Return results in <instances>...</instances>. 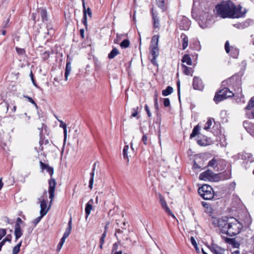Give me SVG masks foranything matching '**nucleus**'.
I'll use <instances>...</instances> for the list:
<instances>
[{
	"mask_svg": "<svg viewBox=\"0 0 254 254\" xmlns=\"http://www.w3.org/2000/svg\"><path fill=\"white\" fill-rule=\"evenodd\" d=\"M83 18L82 19V23L84 24L85 26L86 27L87 25V15L89 16L90 18L92 17V11L91 9L89 7H88L87 9L85 8V3L83 2Z\"/></svg>",
	"mask_w": 254,
	"mask_h": 254,
	"instance_id": "11",
	"label": "nucleus"
},
{
	"mask_svg": "<svg viewBox=\"0 0 254 254\" xmlns=\"http://www.w3.org/2000/svg\"><path fill=\"white\" fill-rule=\"evenodd\" d=\"M211 17V16L207 13H204L202 15H201L199 21L200 26L204 29L210 26L212 23Z\"/></svg>",
	"mask_w": 254,
	"mask_h": 254,
	"instance_id": "7",
	"label": "nucleus"
},
{
	"mask_svg": "<svg viewBox=\"0 0 254 254\" xmlns=\"http://www.w3.org/2000/svg\"><path fill=\"white\" fill-rule=\"evenodd\" d=\"M254 107V97H252L249 101L247 107H246V110H249Z\"/></svg>",
	"mask_w": 254,
	"mask_h": 254,
	"instance_id": "35",
	"label": "nucleus"
},
{
	"mask_svg": "<svg viewBox=\"0 0 254 254\" xmlns=\"http://www.w3.org/2000/svg\"><path fill=\"white\" fill-rule=\"evenodd\" d=\"M201 204L203 207H204L205 208H208V207H209V204L206 202L202 201L201 202Z\"/></svg>",
	"mask_w": 254,
	"mask_h": 254,
	"instance_id": "57",
	"label": "nucleus"
},
{
	"mask_svg": "<svg viewBox=\"0 0 254 254\" xmlns=\"http://www.w3.org/2000/svg\"><path fill=\"white\" fill-rule=\"evenodd\" d=\"M199 179L205 181H214L215 176L213 172L210 170H207L199 175Z\"/></svg>",
	"mask_w": 254,
	"mask_h": 254,
	"instance_id": "8",
	"label": "nucleus"
},
{
	"mask_svg": "<svg viewBox=\"0 0 254 254\" xmlns=\"http://www.w3.org/2000/svg\"><path fill=\"white\" fill-rule=\"evenodd\" d=\"M24 97L27 98L29 102L33 104L36 108H37V105L35 102L30 97L28 96H24Z\"/></svg>",
	"mask_w": 254,
	"mask_h": 254,
	"instance_id": "47",
	"label": "nucleus"
},
{
	"mask_svg": "<svg viewBox=\"0 0 254 254\" xmlns=\"http://www.w3.org/2000/svg\"><path fill=\"white\" fill-rule=\"evenodd\" d=\"M41 168L43 170H46L47 172L49 173L52 177L54 174V169L52 167L49 166L48 164H45L42 162H40Z\"/></svg>",
	"mask_w": 254,
	"mask_h": 254,
	"instance_id": "18",
	"label": "nucleus"
},
{
	"mask_svg": "<svg viewBox=\"0 0 254 254\" xmlns=\"http://www.w3.org/2000/svg\"><path fill=\"white\" fill-rule=\"evenodd\" d=\"M156 2L158 6L162 9V10L163 11L165 6V0H156Z\"/></svg>",
	"mask_w": 254,
	"mask_h": 254,
	"instance_id": "42",
	"label": "nucleus"
},
{
	"mask_svg": "<svg viewBox=\"0 0 254 254\" xmlns=\"http://www.w3.org/2000/svg\"><path fill=\"white\" fill-rule=\"evenodd\" d=\"M23 223V221L22 220V219L18 217L16 219V224L15 225H18L19 227H20V225Z\"/></svg>",
	"mask_w": 254,
	"mask_h": 254,
	"instance_id": "50",
	"label": "nucleus"
},
{
	"mask_svg": "<svg viewBox=\"0 0 254 254\" xmlns=\"http://www.w3.org/2000/svg\"><path fill=\"white\" fill-rule=\"evenodd\" d=\"M155 107L156 110H158V102H157V99H156L155 101Z\"/></svg>",
	"mask_w": 254,
	"mask_h": 254,
	"instance_id": "62",
	"label": "nucleus"
},
{
	"mask_svg": "<svg viewBox=\"0 0 254 254\" xmlns=\"http://www.w3.org/2000/svg\"><path fill=\"white\" fill-rule=\"evenodd\" d=\"M4 241H1L0 243V251H1V248L4 245Z\"/></svg>",
	"mask_w": 254,
	"mask_h": 254,
	"instance_id": "64",
	"label": "nucleus"
},
{
	"mask_svg": "<svg viewBox=\"0 0 254 254\" xmlns=\"http://www.w3.org/2000/svg\"><path fill=\"white\" fill-rule=\"evenodd\" d=\"M183 71V73L187 75H191L192 76L193 70L191 67H189L186 65L183 64L182 65Z\"/></svg>",
	"mask_w": 254,
	"mask_h": 254,
	"instance_id": "25",
	"label": "nucleus"
},
{
	"mask_svg": "<svg viewBox=\"0 0 254 254\" xmlns=\"http://www.w3.org/2000/svg\"><path fill=\"white\" fill-rule=\"evenodd\" d=\"M193 168L196 169V168H199L200 167L198 166V165L195 162L193 164Z\"/></svg>",
	"mask_w": 254,
	"mask_h": 254,
	"instance_id": "63",
	"label": "nucleus"
},
{
	"mask_svg": "<svg viewBox=\"0 0 254 254\" xmlns=\"http://www.w3.org/2000/svg\"><path fill=\"white\" fill-rule=\"evenodd\" d=\"M56 181L54 179H51L49 181V198L51 199V201H52V199H53L54 197V192L55 190V186H56Z\"/></svg>",
	"mask_w": 254,
	"mask_h": 254,
	"instance_id": "10",
	"label": "nucleus"
},
{
	"mask_svg": "<svg viewBox=\"0 0 254 254\" xmlns=\"http://www.w3.org/2000/svg\"><path fill=\"white\" fill-rule=\"evenodd\" d=\"M47 30L48 32L47 34L48 35H52L54 34V30L52 27H51L50 25H47Z\"/></svg>",
	"mask_w": 254,
	"mask_h": 254,
	"instance_id": "48",
	"label": "nucleus"
},
{
	"mask_svg": "<svg viewBox=\"0 0 254 254\" xmlns=\"http://www.w3.org/2000/svg\"><path fill=\"white\" fill-rule=\"evenodd\" d=\"M197 142L200 146H205L207 144L206 140L198 139L197 140Z\"/></svg>",
	"mask_w": 254,
	"mask_h": 254,
	"instance_id": "44",
	"label": "nucleus"
},
{
	"mask_svg": "<svg viewBox=\"0 0 254 254\" xmlns=\"http://www.w3.org/2000/svg\"><path fill=\"white\" fill-rule=\"evenodd\" d=\"M241 159L246 163H253L254 162V158L251 153H244L241 155Z\"/></svg>",
	"mask_w": 254,
	"mask_h": 254,
	"instance_id": "14",
	"label": "nucleus"
},
{
	"mask_svg": "<svg viewBox=\"0 0 254 254\" xmlns=\"http://www.w3.org/2000/svg\"><path fill=\"white\" fill-rule=\"evenodd\" d=\"M227 83L232 87L235 93L230 91L227 87L220 90L214 97V101L216 103L227 98L233 97L235 95L238 97L242 96V81L240 78L237 76H232L227 80Z\"/></svg>",
	"mask_w": 254,
	"mask_h": 254,
	"instance_id": "3",
	"label": "nucleus"
},
{
	"mask_svg": "<svg viewBox=\"0 0 254 254\" xmlns=\"http://www.w3.org/2000/svg\"><path fill=\"white\" fill-rule=\"evenodd\" d=\"M246 116L249 119H254V112L251 109L246 110Z\"/></svg>",
	"mask_w": 254,
	"mask_h": 254,
	"instance_id": "41",
	"label": "nucleus"
},
{
	"mask_svg": "<svg viewBox=\"0 0 254 254\" xmlns=\"http://www.w3.org/2000/svg\"><path fill=\"white\" fill-rule=\"evenodd\" d=\"M145 110L147 114V115L149 117H151V113L149 110V109L147 105H145Z\"/></svg>",
	"mask_w": 254,
	"mask_h": 254,
	"instance_id": "51",
	"label": "nucleus"
},
{
	"mask_svg": "<svg viewBox=\"0 0 254 254\" xmlns=\"http://www.w3.org/2000/svg\"><path fill=\"white\" fill-rule=\"evenodd\" d=\"M225 241L228 244L232 245L234 248H238L240 245L239 243L237 242L234 238H225Z\"/></svg>",
	"mask_w": 254,
	"mask_h": 254,
	"instance_id": "22",
	"label": "nucleus"
},
{
	"mask_svg": "<svg viewBox=\"0 0 254 254\" xmlns=\"http://www.w3.org/2000/svg\"><path fill=\"white\" fill-rule=\"evenodd\" d=\"M14 235L16 240L21 237L22 235V231L21 227H19L18 225H15Z\"/></svg>",
	"mask_w": 254,
	"mask_h": 254,
	"instance_id": "24",
	"label": "nucleus"
},
{
	"mask_svg": "<svg viewBox=\"0 0 254 254\" xmlns=\"http://www.w3.org/2000/svg\"><path fill=\"white\" fill-rule=\"evenodd\" d=\"M67 238L66 237H65L64 236H63V237L62 238V239H61V241H60V243H63L64 244L65 242V239H66Z\"/></svg>",
	"mask_w": 254,
	"mask_h": 254,
	"instance_id": "60",
	"label": "nucleus"
},
{
	"mask_svg": "<svg viewBox=\"0 0 254 254\" xmlns=\"http://www.w3.org/2000/svg\"><path fill=\"white\" fill-rule=\"evenodd\" d=\"M63 244H63V243L61 244V243H60V242L58 244V246H57L58 251H60L61 249Z\"/></svg>",
	"mask_w": 254,
	"mask_h": 254,
	"instance_id": "59",
	"label": "nucleus"
},
{
	"mask_svg": "<svg viewBox=\"0 0 254 254\" xmlns=\"http://www.w3.org/2000/svg\"><path fill=\"white\" fill-rule=\"evenodd\" d=\"M16 50L18 54L19 55H23L25 53V51L24 49L16 47Z\"/></svg>",
	"mask_w": 254,
	"mask_h": 254,
	"instance_id": "43",
	"label": "nucleus"
},
{
	"mask_svg": "<svg viewBox=\"0 0 254 254\" xmlns=\"http://www.w3.org/2000/svg\"><path fill=\"white\" fill-rule=\"evenodd\" d=\"M22 241H20L18 244H17L13 249L12 254H17L19 251L20 248L21 246Z\"/></svg>",
	"mask_w": 254,
	"mask_h": 254,
	"instance_id": "36",
	"label": "nucleus"
},
{
	"mask_svg": "<svg viewBox=\"0 0 254 254\" xmlns=\"http://www.w3.org/2000/svg\"><path fill=\"white\" fill-rule=\"evenodd\" d=\"M226 165V161L219 157H214L208 163V167L213 168L215 171H219L223 170Z\"/></svg>",
	"mask_w": 254,
	"mask_h": 254,
	"instance_id": "6",
	"label": "nucleus"
},
{
	"mask_svg": "<svg viewBox=\"0 0 254 254\" xmlns=\"http://www.w3.org/2000/svg\"><path fill=\"white\" fill-rule=\"evenodd\" d=\"M94 172H91L90 173V179L89 182V188L91 190L93 188V182H94Z\"/></svg>",
	"mask_w": 254,
	"mask_h": 254,
	"instance_id": "39",
	"label": "nucleus"
},
{
	"mask_svg": "<svg viewBox=\"0 0 254 254\" xmlns=\"http://www.w3.org/2000/svg\"><path fill=\"white\" fill-rule=\"evenodd\" d=\"M160 202L162 208L165 210L166 212L167 213L168 215L171 216L173 218H175V217L174 214L172 212L171 210L168 207L166 201L165 200L164 198L161 196H160Z\"/></svg>",
	"mask_w": 254,
	"mask_h": 254,
	"instance_id": "13",
	"label": "nucleus"
},
{
	"mask_svg": "<svg viewBox=\"0 0 254 254\" xmlns=\"http://www.w3.org/2000/svg\"><path fill=\"white\" fill-rule=\"evenodd\" d=\"M244 127L248 130V131L254 137V124L251 125L248 122L245 121L243 123Z\"/></svg>",
	"mask_w": 254,
	"mask_h": 254,
	"instance_id": "20",
	"label": "nucleus"
},
{
	"mask_svg": "<svg viewBox=\"0 0 254 254\" xmlns=\"http://www.w3.org/2000/svg\"><path fill=\"white\" fill-rule=\"evenodd\" d=\"M130 152L129 151V146L128 145H126L123 150V155L124 159H125L127 162V164L129 162V157L130 156L129 154Z\"/></svg>",
	"mask_w": 254,
	"mask_h": 254,
	"instance_id": "19",
	"label": "nucleus"
},
{
	"mask_svg": "<svg viewBox=\"0 0 254 254\" xmlns=\"http://www.w3.org/2000/svg\"><path fill=\"white\" fill-rule=\"evenodd\" d=\"M6 234V230L5 229H0V240Z\"/></svg>",
	"mask_w": 254,
	"mask_h": 254,
	"instance_id": "46",
	"label": "nucleus"
},
{
	"mask_svg": "<svg viewBox=\"0 0 254 254\" xmlns=\"http://www.w3.org/2000/svg\"><path fill=\"white\" fill-rule=\"evenodd\" d=\"M71 229L70 228H66L65 231L64 232L63 236L67 238L71 232Z\"/></svg>",
	"mask_w": 254,
	"mask_h": 254,
	"instance_id": "49",
	"label": "nucleus"
},
{
	"mask_svg": "<svg viewBox=\"0 0 254 254\" xmlns=\"http://www.w3.org/2000/svg\"><path fill=\"white\" fill-rule=\"evenodd\" d=\"M141 108H139L138 107L134 108L131 110V115L130 118H136L138 119L139 118V116H138L139 113L141 112Z\"/></svg>",
	"mask_w": 254,
	"mask_h": 254,
	"instance_id": "26",
	"label": "nucleus"
},
{
	"mask_svg": "<svg viewBox=\"0 0 254 254\" xmlns=\"http://www.w3.org/2000/svg\"><path fill=\"white\" fill-rule=\"evenodd\" d=\"M210 222L215 227H218L222 233L231 237L239 234L243 228V225L234 217H212Z\"/></svg>",
	"mask_w": 254,
	"mask_h": 254,
	"instance_id": "1",
	"label": "nucleus"
},
{
	"mask_svg": "<svg viewBox=\"0 0 254 254\" xmlns=\"http://www.w3.org/2000/svg\"><path fill=\"white\" fill-rule=\"evenodd\" d=\"M225 49L227 53H230V55L233 58H237L239 54V50L236 48L231 47L230 49L229 41H226L225 44Z\"/></svg>",
	"mask_w": 254,
	"mask_h": 254,
	"instance_id": "9",
	"label": "nucleus"
},
{
	"mask_svg": "<svg viewBox=\"0 0 254 254\" xmlns=\"http://www.w3.org/2000/svg\"><path fill=\"white\" fill-rule=\"evenodd\" d=\"M198 193L204 199L210 200L214 197L213 189L211 186L208 185H204L199 188Z\"/></svg>",
	"mask_w": 254,
	"mask_h": 254,
	"instance_id": "5",
	"label": "nucleus"
},
{
	"mask_svg": "<svg viewBox=\"0 0 254 254\" xmlns=\"http://www.w3.org/2000/svg\"><path fill=\"white\" fill-rule=\"evenodd\" d=\"M181 38L182 40L183 50H185L187 48V47L188 46V43H189L188 37L185 34H182L181 35Z\"/></svg>",
	"mask_w": 254,
	"mask_h": 254,
	"instance_id": "23",
	"label": "nucleus"
},
{
	"mask_svg": "<svg viewBox=\"0 0 254 254\" xmlns=\"http://www.w3.org/2000/svg\"><path fill=\"white\" fill-rule=\"evenodd\" d=\"M71 69V64L70 62H67L65 67V71L64 73L65 80H67L68 76L70 72Z\"/></svg>",
	"mask_w": 254,
	"mask_h": 254,
	"instance_id": "30",
	"label": "nucleus"
},
{
	"mask_svg": "<svg viewBox=\"0 0 254 254\" xmlns=\"http://www.w3.org/2000/svg\"><path fill=\"white\" fill-rule=\"evenodd\" d=\"M151 11H152V18L153 20L154 26L155 28H158L159 26V22L158 18L157 17V15H156L155 13H154L153 8H152Z\"/></svg>",
	"mask_w": 254,
	"mask_h": 254,
	"instance_id": "28",
	"label": "nucleus"
},
{
	"mask_svg": "<svg viewBox=\"0 0 254 254\" xmlns=\"http://www.w3.org/2000/svg\"><path fill=\"white\" fill-rule=\"evenodd\" d=\"M40 203V213H45V215L47 213L49 209H47V202L44 199H39Z\"/></svg>",
	"mask_w": 254,
	"mask_h": 254,
	"instance_id": "16",
	"label": "nucleus"
},
{
	"mask_svg": "<svg viewBox=\"0 0 254 254\" xmlns=\"http://www.w3.org/2000/svg\"><path fill=\"white\" fill-rule=\"evenodd\" d=\"M213 121V119H208L207 122L206 123L205 126L204 127V129L205 130H208L212 126V122Z\"/></svg>",
	"mask_w": 254,
	"mask_h": 254,
	"instance_id": "37",
	"label": "nucleus"
},
{
	"mask_svg": "<svg viewBox=\"0 0 254 254\" xmlns=\"http://www.w3.org/2000/svg\"><path fill=\"white\" fill-rule=\"evenodd\" d=\"M182 62L184 63H186L189 65H191L192 64V61L189 55H185L182 59Z\"/></svg>",
	"mask_w": 254,
	"mask_h": 254,
	"instance_id": "29",
	"label": "nucleus"
},
{
	"mask_svg": "<svg viewBox=\"0 0 254 254\" xmlns=\"http://www.w3.org/2000/svg\"><path fill=\"white\" fill-rule=\"evenodd\" d=\"M159 38V36L158 35H154L152 38L149 47L150 55L149 59L151 63L156 66L158 65L156 61V58L159 54L158 48Z\"/></svg>",
	"mask_w": 254,
	"mask_h": 254,
	"instance_id": "4",
	"label": "nucleus"
},
{
	"mask_svg": "<svg viewBox=\"0 0 254 254\" xmlns=\"http://www.w3.org/2000/svg\"><path fill=\"white\" fill-rule=\"evenodd\" d=\"M163 101H164V105L165 107H168L169 106H170V100L169 98H164L163 99Z\"/></svg>",
	"mask_w": 254,
	"mask_h": 254,
	"instance_id": "45",
	"label": "nucleus"
},
{
	"mask_svg": "<svg viewBox=\"0 0 254 254\" xmlns=\"http://www.w3.org/2000/svg\"><path fill=\"white\" fill-rule=\"evenodd\" d=\"M71 225H72V219H71V218H70V220L69 221H68V224H67V228H70V229H72V226H71Z\"/></svg>",
	"mask_w": 254,
	"mask_h": 254,
	"instance_id": "56",
	"label": "nucleus"
},
{
	"mask_svg": "<svg viewBox=\"0 0 254 254\" xmlns=\"http://www.w3.org/2000/svg\"><path fill=\"white\" fill-rule=\"evenodd\" d=\"M192 85L193 88L196 90H201L203 88L202 80L197 77L193 78Z\"/></svg>",
	"mask_w": 254,
	"mask_h": 254,
	"instance_id": "12",
	"label": "nucleus"
},
{
	"mask_svg": "<svg viewBox=\"0 0 254 254\" xmlns=\"http://www.w3.org/2000/svg\"><path fill=\"white\" fill-rule=\"evenodd\" d=\"M177 84V87H178V95H179V97H180V81H178Z\"/></svg>",
	"mask_w": 254,
	"mask_h": 254,
	"instance_id": "55",
	"label": "nucleus"
},
{
	"mask_svg": "<svg viewBox=\"0 0 254 254\" xmlns=\"http://www.w3.org/2000/svg\"><path fill=\"white\" fill-rule=\"evenodd\" d=\"M38 12L39 13L43 22L47 21V13L46 9L43 8H39Z\"/></svg>",
	"mask_w": 254,
	"mask_h": 254,
	"instance_id": "21",
	"label": "nucleus"
},
{
	"mask_svg": "<svg viewBox=\"0 0 254 254\" xmlns=\"http://www.w3.org/2000/svg\"><path fill=\"white\" fill-rule=\"evenodd\" d=\"M58 121L60 123V127L64 129V142H65L67 137L66 125L63 121L59 119H58Z\"/></svg>",
	"mask_w": 254,
	"mask_h": 254,
	"instance_id": "27",
	"label": "nucleus"
},
{
	"mask_svg": "<svg viewBox=\"0 0 254 254\" xmlns=\"http://www.w3.org/2000/svg\"><path fill=\"white\" fill-rule=\"evenodd\" d=\"M190 26V22L189 19L186 17H184L180 24V28L182 30H187L189 29Z\"/></svg>",
	"mask_w": 254,
	"mask_h": 254,
	"instance_id": "15",
	"label": "nucleus"
},
{
	"mask_svg": "<svg viewBox=\"0 0 254 254\" xmlns=\"http://www.w3.org/2000/svg\"><path fill=\"white\" fill-rule=\"evenodd\" d=\"M10 237H11L10 235V236L7 235L6 236V237L4 239H3L2 241H4V243L6 241H9L10 242L11 241Z\"/></svg>",
	"mask_w": 254,
	"mask_h": 254,
	"instance_id": "58",
	"label": "nucleus"
},
{
	"mask_svg": "<svg viewBox=\"0 0 254 254\" xmlns=\"http://www.w3.org/2000/svg\"><path fill=\"white\" fill-rule=\"evenodd\" d=\"M118 249V244L117 243H115V244H113L112 252H113L115 251H117Z\"/></svg>",
	"mask_w": 254,
	"mask_h": 254,
	"instance_id": "52",
	"label": "nucleus"
},
{
	"mask_svg": "<svg viewBox=\"0 0 254 254\" xmlns=\"http://www.w3.org/2000/svg\"><path fill=\"white\" fill-rule=\"evenodd\" d=\"M106 235H107V230H105L100 239L99 247L101 249H103V245L104 243V239L106 237Z\"/></svg>",
	"mask_w": 254,
	"mask_h": 254,
	"instance_id": "34",
	"label": "nucleus"
},
{
	"mask_svg": "<svg viewBox=\"0 0 254 254\" xmlns=\"http://www.w3.org/2000/svg\"><path fill=\"white\" fill-rule=\"evenodd\" d=\"M199 129L200 127L198 125L194 127L191 133L190 134V138H192L198 134Z\"/></svg>",
	"mask_w": 254,
	"mask_h": 254,
	"instance_id": "33",
	"label": "nucleus"
},
{
	"mask_svg": "<svg viewBox=\"0 0 254 254\" xmlns=\"http://www.w3.org/2000/svg\"><path fill=\"white\" fill-rule=\"evenodd\" d=\"M173 91V88L171 86H168L166 89L162 91V95L167 96L171 94Z\"/></svg>",
	"mask_w": 254,
	"mask_h": 254,
	"instance_id": "32",
	"label": "nucleus"
},
{
	"mask_svg": "<svg viewBox=\"0 0 254 254\" xmlns=\"http://www.w3.org/2000/svg\"><path fill=\"white\" fill-rule=\"evenodd\" d=\"M124 231L122 229H118L116 230V232L115 234V236L118 238L117 234H122L123 233Z\"/></svg>",
	"mask_w": 254,
	"mask_h": 254,
	"instance_id": "53",
	"label": "nucleus"
},
{
	"mask_svg": "<svg viewBox=\"0 0 254 254\" xmlns=\"http://www.w3.org/2000/svg\"><path fill=\"white\" fill-rule=\"evenodd\" d=\"M217 14L220 17L225 18H240L243 17L247 12V10L240 5L236 6L230 1H223L215 7Z\"/></svg>",
	"mask_w": 254,
	"mask_h": 254,
	"instance_id": "2",
	"label": "nucleus"
},
{
	"mask_svg": "<svg viewBox=\"0 0 254 254\" xmlns=\"http://www.w3.org/2000/svg\"><path fill=\"white\" fill-rule=\"evenodd\" d=\"M80 33L82 38H84V30L83 29H81L80 30Z\"/></svg>",
	"mask_w": 254,
	"mask_h": 254,
	"instance_id": "61",
	"label": "nucleus"
},
{
	"mask_svg": "<svg viewBox=\"0 0 254 254\" xmlns=\"http://www.w3.org/2000/svg\"><path fill=\"white\" fill-rule=\"evenodd\" d=\"M129 45V41L127 39H125L123 40L120 46L122 48H127Z\"/></svg>",
	"mask_w": 254,
	"mask_h": 254,
	"instance_id": "40",
	"label": "nucleus"
},
{
	"mask_svg": "<svg viewBox=\"0 0 254 254\" xmlns=\"http://www.w3.org/2000/svg\"><path fill=\"white\" fill-rule=\"evenodd\" d=\"M93 202V200L92 199H91L86 204V207L85 209V213H86V216H85V219L87 220L88 216L90 214L91 210L92 209V204Z\"/></svg>",
	"mask_w": 254,
	"mask_h": 254,
	"instance_id": "17",
	"label": "nucleus"
},
{
	"mask_svg": "<svg viewBox=\"0 0 254 254\" xmlns=\"http://www.w3.org/2000/svg\"><path fill=\"white\" fill-rule=\"evenodd\" d=\"M44 215H45V213H40V216L35 219L32 221V223L34 224V226H36L40 221Z\"/></svg>",
	"mask_w": 254,
	"mask_h": 254,
	"instance_id": "38",
	"label": "nucleus"
},
{
	"mask_svg": "<svg viewBox=\"0 0 254 254\" xmlns=\"http://www.w3.org/2000/svg\"><path fill=\"white\" fill-rule=\"evenodd\" d=\"M190 241H191L192 245L193 246V247L197 246V243H196L194 238L193 237H191L190 238Z\"/></svg>",
	"mask_w": 254,
	"mask_h": 254,
	"instance_id": "54",
	"label": "nucleus"
},
{
	"mask_svg": "<svg viewBox=\"0 0 254 254\" xmlns=\"http://www.w3.org/2000/svg\"><path fill=\"white\" fill-rule=\"evenodd\" d=\"M119 54V50L116 48H114L111 52L108 54V58L110 59H113Z\"/></svg>",
	"mask_w": 254,
	"mask_h": 254,
	"instance_id": "31",
	"label": "nucleus"
}]
</instances>
